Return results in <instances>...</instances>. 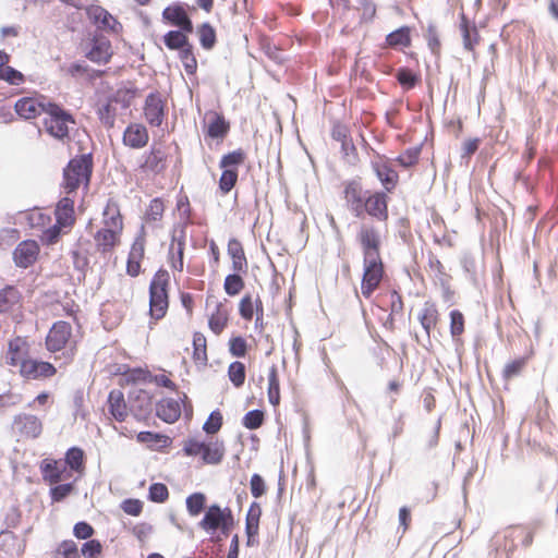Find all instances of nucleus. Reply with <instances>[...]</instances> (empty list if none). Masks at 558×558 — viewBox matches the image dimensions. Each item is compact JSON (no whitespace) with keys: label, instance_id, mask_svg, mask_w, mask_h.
Masks as SVG:
<instances>
[{"label":"nucleus","instance_id":"8","mask_svg":"<svg viewBox=\"0 0 558 558\" xmlns=\"http://www.w3.org/2000/svg\"><path fill=\"white\" fill-rule=\"evenodd\" d=\"M143 112L146 122L150 126L160 128L167 116L166 100L157 92L148 94L144 102Z\"/></svg>","mask_w":558,"mask_h":558},{"label":"nucleus","instance_id":"34","mask_svg":"<svg viewBox=\"0 0 558 558\" xmlns=\"http://www.w3.org/2000/svg\"><path fill=\"white\" fill-rule=\"evenodd\" d=\"M268 400L276 407L280 403V385L278 378L277 366L272 364L268 373Z\"/></svg>","mask_w":558,"mask_h":558},{"label":"nucleus","instance_id":"24","mask_svg":"<svg viewBox=\"0 0 558 558\" xmlns=\"http://www.w3.org/2000/svg\"><path fill=\"white\" fill-rule=\"evenodd\" d=\"M344 193L350 210L356 217H362L364 215L365 201L362 196L361 189L356 184L350 183L345 187Z\"/></svg>","mask_w":558,"mask_h":558},{"label":"nucleus","instance_id":"1","mask_svg":"<svg viewBox=\"0 0 558 558\" xmlns=\"http://www.w3.org/2000/svg\"><path fill=\"white\" fill-rule=\"evenodd\" d=\"M198 526L210 536L211 541L221 542L231 535L234 526L233 513L229 507L211 505L205 511Z\"/></svg>","mask_w":558,"mask_h":558},{"label":"nucleus","instance_id":"45","mask_svg":"<svg viewBox=\"0 0 558 558\" xmlns=\"http://www.w3.org/2000/svg\"><path fill=\"white\" fill-rule=\"evenodd\" d=\"M239 274L234 271V274L228 275L225 279L223 288L230 296L239 294L244 288V281Z\"/></svg>","mask_w":558,"mask_h":558},{"label":"nucleus","instance_id":"63","mask_svg":"<svg viewBox=\"0 0 558 558\" xmlns=\"http://www.w3.org/2000/svg\"><path fill=\"white\" fill-rule=\"evenodd\" d=\"M512 537V539H520L523 546H529L532 543L533 534L531 531L524 527H514L509 531L506 537Z\"/></svg>","mask_w":558,"mask_h":558},{"label":"nucleus","instance_id":"25","mask_svg":"<svg viewBox=\"0 0 558 558\" xmlns=\"http://www.w3.org/2000/svg\"><path fill=\"white\" fill-rule=\"evenodd\" d=\"M111 45L106 39H94L86 57L95 63H107L111 57Z\"/></svg>","mask_w":558,"mask_h":558},{"label":"nucleus","instance_id":"10","mask_svg":"<svg viewBox=\"0 0 558 558\" xmlns=\"http://www.w3.org/2000/svg\"><path fill=\"white\" fill-rule=\"evenodd\" d=\"M19 373L25 379H41L53 376L56 367L49 362L27 359L19 367Z\"/></svg>","mask_w":558,"mask_h":558},{"label":"nucleus","instance_id":"28","mask_svg":"<svg viewBox=\"0 0 558 558\" xmlns=\"http://www.w3.org/2000/svg\"><path fill=\"white\" fill-rule=\"evenodd\" d=\"M56 220L59 226H71L74 222V201L70 197H63L59 201L56 208Z\"/></svg>","mask_w":558,"mask_h":558},{"label":"nucleus","instance_id":"2","mask_svg":"<svg viewBox=\"0 0 558 558\" xmlns=\"http://www.w3.org/2000/svg\"><path fill=\"white\" fill-rule=\"evenodd\" d=\"M93 171V157L84 154L71 159L63 170V187L66 193L76 191L81 184L88 185Z\"/></svg>","mask_w":558,"mask_h":558},{"label":"nucleus","instance_id":"33","mask_svg":"<svg viewBox=\"0 0 558 558\" xmlns=\"http://www.w3.org/2000/svg\"><path fill=\"white\" fill-rule=\"evenodd\" d=\"M229 128V123L223 116L214 112L208 124L207 135L211 138H222L227 135Z\"/></svg>","mask_w":558,"mask_h":558},{"label":"nucleus","instance_id":"43","mask_svg":"<svg viewBox=\"0 0 558 558\" xmlns=\"http://www.w3.org/2000/svg\"><path fill=\"white\" fill-rule=\"evenodd\" d=\"M461 32H462V38H463V46L466 50H473L474 45L477 40V31L476 28L470 27L469 22L464 15H462L461 19Z\"/></svg>","mask_w":558,"mask_h":558},{"label":"nucleus","instance_id":"49","mask_svg":"<svg viewBox=\"0 0 558 558\" xmlns=\"http://www.w3.org/2000/svg\"><path fill=\"white\" fill-rule=\"evenodd\" d=\"M238 181L236 169H226L222 171L219 180V189L223 194L229 193Z\"/></svg>","mask_w":558,"mask_h":558},{"label":"nucleus","instance_id":"57","mask_svg":"<svg viewBox=\"0 0 558 558\" xmlns=\"http://www.w3.org/2000/svg\"><path fill=\"white\" fill-rule=\"evenodd\" d=\"M464 330V318L461 312L453 310L450 312V332L452 337L460 336Z\"/></svg>","mask_w":558,"mask_h":558},{"label":"nucleus","instance_id":"27","mask_svg":"<svg viewBox=\"0 0 558 558\" xmlns=\"http://www.w3.org/2000/svg\"><path fill=\"white\" fill-rule=\"evenodd\" d=\"M108 404L110 414L118 421L123 422L128 416L126 403L123 392L120 390H111L108 396Z\"/></svg>","mask_w":558,"mask_h":558},{"label":"nucleus","instance_id":"30","mask_svg":"<svg viewBox=\"0 0 558 558\" xmlns=\"http://www.w3.org/2000/svg\"><path fill=\"white\" fill-rule=\"evenodd\" d=\"M166 154L160 148L153 147L149 153L145 155V160L142 168L155 173L161 172L165 167Z\"/></svg>","mask_w":558,"mask_h":558},{"label":"nucleus","instance_id":"44","mask_svg":"<svg viewBox=\"0 0 558 558\" xmlns=\"http://www.w3.org/2000/svg\"><path fill=\"white\" fill-rule=\"evenodd\" d=\"M228 376L235 387H241L245 381V365L239 361L232 362L228 368Z\"/></svg>","mask_w":558,"mask_h":558},{"label":"nucleus","instance_id":"40","mask_svg":"<svg viewBox=\"0 0 558 558\" xmlns=\"http://www.w3.org/2000/svg\"><path fill=\"white\" fill-rule=\"evenodd\" d=\"M193 359L203 365L207 363L206 338L202 332H195L193 336Z\"/></svg>","mask_w":558,"mask_h":558},{"label":"nucleus","instance_id":"20","mask_svg":"<svg viewBox=\"0 0 558 558\" xmlns=\"http://www.w3.org/2000/svg\"><path fill=\"white\" fill-rule=\"evenodd\" d=\"M0 547L5 555L10 557H19L23 555L25 549L24 539L17 537L10 531H2L0 533Z\"/></svg>","mask_w":558,"mask_h":558},{"label":"nucleus","instance_id":"9","mask_svg":"<svg viewBox=\"0 0 558 558\" xmlns=\"http://www.w3.org/2000/svg\"><path fill=\"white\" fill-rule=\"evenodd\" d=\"M72 326L64 320L56 322L46 337V348L49 352L65 350L71 342Z\"/></svg>","mask_w":558,"mask_h":558},{"label":"nucleus","instance_id":"58","mask_svg":"<svg viewBox=\"0 0 558 558\" xmlns=\"http://www.w3.org/2000/svg\"><path fill=\"white\" fill-rule=\"evenodd\" d=\"M0 78L11 85H20L24 82V75L20 71L12 66H8L7 64L0 73Z\"/></svg>","mask_w":558,"mask_h":558},{"label":"nucleus","instance_id":"23","mask_svg":"<svg viewBox=\"0 0 558 558\" xmlns=\"http://www.w3.org/2000/svg\"><path fill=\"white\" fill-rule=\"evenodd\" d=\"M156 413L163 422L174 423L181 415V408L177 400L163 399L157 404Z\"/></svg>","mask_w":558,"mask_h":558},{"label":"nucleus","instance_id":"53","mask_svg":"<svg viewBox=\"0 0 558 558\" xmlns=\"http://www.w3.org/2000/svg\"><path fill=\"white\" fill-rule=\"evenodd\" d=\"M185 16L186 12L181 5L167 7L162 12V17L175 26L181 24Z\"/></svg>","mask_w":558,"mask_h":558},{"label":"nucleus","instance_id":"4","mask_svg":"<svg viewBox=\"0 0 558 558\" xmlns=\"http://www.w3.org/2000/svg\"><path fill=\"white\" fill-rule=\"evenodd\" d=\"M169 274L167 270H158L149 284V312L153 318L160 319L168 310Z\"/></svg>","mask_w":558,"mask_h":558},{"label":"nucleus","instance_id":"13","mask_svg":"<svg viewBox=\"0 0 558 558\" xmlns=\"http://www.w3.org/2000/svg\"><path fill=\"white\" fill-rule=\"evenodd\" d=\"M28 353V343L22 337H15L9 341L8 351L5 353V363L13 367H20L26 361Z\"/></svg>","mask_w":558,"mask_h":558},{"label":"nucleus","instance_id":"6","mask_svg":"<svg viewBox=\"0 0 558 558\" xmlns=\"http://www.w3.org/2000/svg\"><path fill=\"white\" fill-rule=\"evenodd\" d=\"M384 276V264L381 258L363 259V276L361 293L368 299L379 287Z\"/></svg>","mask_w":558,"mask_h":558},{"label":"nucleus","instance_id":"29","mask_svg":"<svg viewBox=\"0 0 558 558\" xmlns=\"http://www.w3.org/2000/svg\"><path fill=\"white\" fill-rule=\"evenodd\" d=\"M104 223L107 228L123 229V220L120 213L118 203L113 199H108L107 205L104 209Z\"/></svg>","mask_w":558,"mask_h":558},{"label":"nucleus","instance_id":"46","mask_svg":"<svg viewBox=\"0 0 558 558\" xmlns=\"http://www.w3.org/2000/svg\"><path fill=\"white\" fill-rule=\"evenodd\" d=\"M165 211V205L161 198L156 197L150 201L148 208L145 213V219L147 222H156L161 220Z\"/></svg>","mask_w":558,"mask_h":558},{"label":"nucleus","instance_id":"15","mask_svg":"<svg viewBox=\"0 0 558 558\" xmlns=\"http://www.w3.org/2000/svg\"><path fill=\"white\" fill-rule=\"evenodd\" d=\"M16 113L26 120L34 119L41 113L47 112V104L39 101L34 97H24L15 104Z\"/></svg>","mask_w":558,"mask_h":558},{"label":"nucleus","instance_id":"61","mask_svg":"<svg viewBox=\"0 0 558 558\" xmlns=\"http://www.w3.org/2000/svg\"><path fill=\"white\" fill-rule=\"evenodd\" d=\"M247 349L246 340L241 337H233L229 341V351L233 356L242 357L245 355Z\"/></svg>","mask_w":558,"mask_h":558},{"label":"nucleus","instance_id":"14","mask_svg":"<svg viewBox=\"0 0 558 558\" xmlns=\"http://www.w3.org/2000/svg\"><path fill=\"white\" fill-rule=\"evenodd\" d=\"M39 470L43 480L50 485H54L63 480L66 469L62 460L46 458L40 462Z\"/></svg>","mask_w":558,"mask_h":558},{"label":"nucleus","instance_id":"11","mask_svg":"<svg viewBox=\"0 0 558 558\" xmlns=\"http://www.w3.org/2000/svg\"><path fill=\"white\" fill-rule=\"evenodd\" d=\"M39 245L34 240L22 241L13 252V260L16 267L28 268L38 257Z\"/></svg>","mask_w":558,"mask_h":558},{"label":"nucleus","instance_id":"42","mask_svg":"<svg viewBox=\"0 0 558 558\" xmlns=\"http://www.w3.org/2000/svg\"><path fill=\"white\" fill-rule=\"evenodd\" d=\"M386 41L391 47H408L411 44L410 28L407 26L400 27L395 32L387 35Z\"/></svg>","mask_w":558,"mask_h":558},{"label":"nucleus","instance_id":"22","mask_svg":"<svg viewBox=\"0 0 558 558\" xmlns=\"http://www.w3.org/2000/svg\"><path fill=\"white\" fill-rule=\"evenodd\" d=\"M228 255L232 259V269L235 272H246L247 271V260L244 254V250L242 243L232 238L228 242Z\"/></svg>","mask_w":558,"mask_h":558},{"label":"nucleus","instance_id":"18","mask_svg":"<svg viewBox=\"0 0 558 558\" xmlns=\"http://www.w3.org/2000/svg\"><path fill=\"white\" fill-rule=\"evenodd\" d=\"M372 168L386 191L390 192L395 189L398 182V173L388 165L387 161L381 159L374 160L372 162Z\"/></svg>","mask_w":558,"mask_h":558},{"label":"nucleus","instance_id":"26","mask_svg":"<svg viewBox=\"0 0 558 558\" xmlns=\"http://www.w3.org/2000/svg\"><path fill=\"white\" fill-rule=\"evenodd\" d=\"M262 515V508L258 502L254 501L245 519V531L247 535V544L251 545L254 542L255 536L258 534L259 519Z\"/></svg>","mask_w":558,"mask_h":558},{"label":"nucleus","instance_id":"50","mask_svg":"<svg viewBox=\"0 0 558 558\" xmlns=\"http://www.w3.org/2000/svg\"><path fill=\"white\" fill-rule=\"evenodd\" d=\"M222 426V414L219 410L213 411L203 425V430L207 435H214L220 430Z\"/></svg>","mask_w":558,"mask_h":558},{"label":"nucleus","instance_id":"52","mask_svg":"<svg viewBox=\"0 0 558 558\" xmlns=\"http://www.w3.org/2000/svg\"><path fill=\"white\" fill-rule=\"evenodd\" d=\"M245 155L241 149L228 153L222 156L219 167L223 170L236 167L244 161Z\"/></svg>","mask_w":558,"mask_h":558},{"label":"nucleus","instance_id":"32","mask_svg":"<svg viewBox=\"0 0 558 558\" xmlns=\"http://www.w3.org/2000/svg\"><path fill=\"white\" fill-rule=\"evenodd\" d=\"M118 102V96H114L113 98H110L105 105H102L98 110L99 120L107 128H112L114 125Z\"/></svg>","mask_w":558,"mask_h":558},{"label":"nucleus","instance_id":"37","mask_svg":"<svg viewBox=\"0 0 558 558\" xmlns=\"http://www.w3.org/2000/svg\"><path fill=\"white\" fill-rule=\"evenodd\" d=\"M64 465L72 471L81 472L84 468V451L78 447H71L65 452Z\"/></svg>","mask_w":558,"mask_h":558},{"label":"nucleus","instance_id":"16","mask_svg":"<svg viewBox=\"0 0 558 558\" xmlns=\"http://www.w3.org/2000/svg\"><path fill=\"white\" fill-rule=\"evenodd\" d=\"M122 230L102 228L94 236L97 250L101 253H109L119 243Z\"/></svg>","mask_w":558,"mask_h":558},{"label":"nucleus","instance_id":"5","mask_svg":"<svg viewBox=\"0 0 558 558\" xmlns=\"http://www.w3.org/2000/svg\"><path fill=\"white\" fill-rule=\"evenodd\" d=\"M46 114L47 117L44 119V125L47 132L51 136L61 141L68 138L69 124H74L72 116L58 105L51 102L47 104Z\"/></svg>","mask_w":558,"mask_h":558},{"label":"nucleus","instance_id":"3","mask_svg":"<svg viewBox=\"0 0 558 558\" xmlns=\"http://www.w3.org/2000/svg\"><path fill=\"white\" fill-rule=\"evenodd\" d=\"M183 452L189 457L199 456L205 464L217 465L223 460L226 447L225 442L218 438H210L208 441L189 438L184 442Z\"/></svg>","mask_w":558,"mask_h":558},{"label":"nucleus","instance_id":"48","mask_svg":"<svg viewBox=\"0 0 558 558\" xmlns=\"http://www.w3.org/2000/svg\"><path fill=\"white\" fill-rule=\"evenodd\" d=\"M421 154V147L408 148L403 154L397 157L396 161L403 168H410L417 163Z\"/></svg>","mask_w":558,"mask_h":558},{"label":"nucleus","instance_id":"55","mask_svg":"<svg viewBox=\"0 0 558 558\" xmlns=\"http://www.w3.org/2000/svg\"><path fill=\"white\" fill-rule=\"evenodd\" d=\"M148 497L154 502H165L169 497L168 488L162 483H154L149 486Z\"/></svg>","mask_w":558,"mask_h":558},{"label":"nucleus","instance_id":"56","mask_svg":"<svg viewBox=\"0 0 558 558\" xmlns=\"http://www.w3.org/2000/svg\"><path fill=\"white\" fill-rule=\"evenodd\" d=\"M264 422V413L260 410L248 411L243 417V425L247 429H256L262 426Z\"/></svg>","mask_w":558,"mask_h":558},{"label":"nucleus","instance_id":"54","mask_svg":"<svg viewBox=\"0 0 558 558\" xmlns=\"http://www.w3.org/2000/svg\"><path fill=\"white\" fill-rule=\"evenodd\" d=\"M74 489V485L72 483H65L52 486L50 488V498L52 502H60L65 499Z\"/></svg>","mask_w":558,"mask_h":558},{"label":"nucleus","instance_id":"19","mask_svg":"<svg viewBox=\"0 0 558 558\" xmlns=\"http://www.w3.org/2000/svg\"><path fill=\"white\" fill-rule=\"evenodd\" d=\"M148 132L142 124H130L123 133V143L132 148H142L148 142Z\"/></svg>","mask_w":558,"mask_h":558},{"label":"nucleus","instance_id":"35","mask_svg":"<svg viewBox=\"0 0 558 558\" xmlns=\"http://www.w3.org/2000/svg\"><path fill=\"white\" fill-rule=\"evenodd\" d=\"M191 222L189 221H180L178 222L172 232V243L170 245V253L174 250V243L177 244V255L184 254L185 246V238H186V227Z\"/></svg>","mask_w":558,"mask_h":558},{"label":"nucleus","instance_id":"47","mask_svg":"<svg viewBox=\"0 0 558 558\" xmlns=\"http://www.w3.org/2000/svg\"><path fill=\"white\" fill-rule=\"evenodd\" d=\"M206 497L203 493H194L186 498V509L192 517L198 515L205 507Z\"/></svg>","mask_w":558,"mask_h":558},{"label":"nucleus","instance_id":"39","mask_svg":"<svg viewBox=\"0 0 558 558\" xmlns=\"http://www.w3.org/2000/svg\"><path fill=\"white\" fill-rule=\"evenodd\" d=\"M163 43L167 48L170 50H181L184 47H187L189 39L187 37L180 31H170L163 36Z\"/></svg>","mask_w":558,"mask_h":558},{"label":"nucleus","instance_id":"21","mask_svg":"<svg viewBox=\"0 0 558 558\" xmlns=\"http://www.w3.org/2000/svg\"><path fill=\"white\" fill-rule=\"evenodd\" d=\"M365 211L379 220H386L388 218L386 195L384 193L371 195L365 201Z\"/></svg>","mask_w":558,"mask_h":558},{"label":"nucleus","instance_id":"62","mask_svg":"<svg viewBox=\"0 0 558 558\" xmlns=\"http://www.w3.org/2000/svg\"><path fill=\"white\" fill-rule=\"evenodd\" d=\"M525 364H526L525 357H521V359H518V360H514V361L508 363L504 368V377L506 379H510L514 376H518L521 373V371L524 368Z\"/></svg>","mask_w":558,"mask_h":558},{"label":"nucleus","instance_id":"17","mask_svg":"<svg viewBox=\"0 0 558 558\" xmlns=\"http://www.w3.org/2000/svg\"><path fill=\"white\" fill-rule=\"evenodd\" d=\"M14 425L20 433L32 438H36L43 430L40 420L32 414H19L14 417Z\"/></svg>","mask_w":558,"mask_h":558},{"label":"nucleus","instance_id":"31","mask_svg":"<svg viewBox=\"0 0 558 558\" xmlns=\"http://www.w3.org/2000/svg\"><path fill=\"white\" fill-rule=\"evenodd\" d=\"M418 320L425 330L426 336L429 337L432 328L436 326L438 320V311L436 306L426 302L418 314Z\"/></svg>","mask_w":558,"mask_h":558},{"label":"nucleus","instance_id":"59","mask_svg":"<svg viewBox=\"0 0 558 558\" xmlns=\"http://www.w3.org/2000/svg\"><path fill=\"white\" fill-rule=\"evenodd\" d=\"M220 304L217 305V312L210 316L208 322L209 328L217 335L222 331L227 324V316L220 311Z\"/></svg>","mask_w":558,"mask_h":558},{"label":"nucleus","instance_id":"38","mask_svg":"<svg viewBox=\"0 0 558 558\" xmlns=\"http://www.w3.org/2000/svg\"><path fill=\"white\" fill-rule=\"evenodd\" d=\"M129 402L132 410L135 409V402H137V408L141 413H146L150 409V397L148 392L143 389H133L130 391Z\"/></svg>","mask_w":558,"mask_h":558},{"label":"nucleus","instance_id":"12","mask_svg":"<svg viewBox=\"0 0 558 558\" xmlns=\"http://www.w3.org/2000/svg\"><path fill=\"white\" fill-rule=\"evenodd\" d=\"M87 17L99 28L118 33L121 24L102 7L89 5L86 8Z\"/></svg>","mask_w":558,"mask_h":558},{"label":"nucleus","instance_id":"60","mask_svg":"<svg viewBox=\"0 0 558 558\" xmlns=\"http://www.w3.org/2000/svg\"><path fill=\"white\" fill-rule=\"evenodd\" d=\"M145 252V231L144 227L141 228V233L134 240L129 256L132 258H138L142 259Z\"/></svg>","mask_w":558,"mask_h":558},{"label":"nucleus","instance_id":"7","mask_svg":"<svg viewBox=\"0 0 558 558\" xmlns=\"http://www.w3.org/2000/svg\"><path fill=\"white\" fill-rule=\"evenodd\" d=\"M356 240L361 245L363 259L380 257V234L372 225L362 223L356 233Z\"/></svg>","mask_w":558,"mask_h":558},{"label":"nucleus","instance_id":"36","mask_svg":"<svg viewBox=\"0 0 558 558\" xmlns=\"http://www.w3.org/2000/svg\"><path fill=\"white\" fill-rule=\"evenodd\" d=\"M137 440L142 444H147L153 448H162L169 445L170 438L162 434L153 432H140L137 434Z\"/></svg>","mask_w":558,"mask_h":558},{"label":"nucleus","instance_id":"51","mask_svg":"<svg viewBox=\"0 0 558 558\" xmlns=\"http://www.w3.org/2000/svg\"><path fill=\"white\" fill-rule=\"evenodd\" d=\"M180 59L184 65V69L187 74H193L197 68V61L193 53V48L191 45L184 47L179 51Z\"/></svg>","mask_w":558,"mask_h":558},{"label":"nucleus","instance_id":"64","mask_svg":"<svg viewBox=\"0 0 558 558\" xmlns=\"http://www.w3.org/2000/svg\"><path fill=\"white\" fill-rule=\"evenodd\" d=\"M397 78L398 82L407 88L414 87L417 82L416 75L409 69H400Z\"/></svg>","mask_w":558,"mask_h":558},{"label":"nucleus","instance_id":"41","mask_svg":"<svg viewBox=\"0 0 558 558\" xmlns=\"http://www.w3.org/2000/svg\"><path fill=\"white\" fill-rule=\"evenodd\" d=\"M197 34L199 37L201 46L204 49L210 50L211 48H214L216 44V31L209 23H203L197 28Z\"/></svg>","mask_w":558,"mask_h":558}]
</instances>
